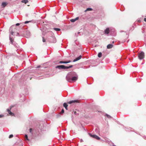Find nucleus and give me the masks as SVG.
Segmentation results:
<instances>
[{
	"mask_svg": "<svg viewBox=\"0 0 146 146\" xmlns=\"http://www.w3.org/2000/svg\"><path fill=\"white\" fill-rule=\"evenodd\" d=\"M73 66L71 65L69 66H65L63 65H58L56 67V68H58L59 69H65L72 68Z\"/></svg>",
	"mask_w": 146,
	"mask_h": 146,
	"instance_id": "1",
	"label": "nucleus"
},
{
	"mask_svg": "<svg viewBox=\"0 0 146 146\" xmlns=\"http://www.w3.org/2000/svg\"><path fill=\"white\" fill-rule=\"evenodd\" d=\"M78 79V77L77 76L73 77L71 78H70L68 76H67L66 77V79L67 81L70 82H71L72 81H76Z\"/></svg>",
	"mask_w": 146,
	"mask_h": 146,
	"instance_id": "2",
	"label": "nucleus"
},
{
	"mask_svg": "<svg viewBox=\"0 0 146 146\" xmlns=\"http://www.w3.org/2000/svg\"><path fill=\"white\" fill-rule=\"evenodd\" d=\"M145 56L144 53L143 52H141V53H139L138 54V57L140 60L143 59Z\"/></svg>",
	"mask_w": 146,
	"mask_h": 146,
	"instance_id": "3",
	"label": "nucleus"
},
{
	"mask_svg": "<svg viewBox=\"0 0 146 146\" xmlns=\"http://www.w3.org/2000/svg\"><path fill=\"white\" fill-rule=\"evenodd\" d=\"M88 134L89 135L92 137L94 138L95 139H97V140H99L100 139V138L98 137V136L96 135H92L90 133H88Z\"/></svg>",
	"mask_w": 146,
	"mask_h": 146,
	"instance_id": "4",
	"label": "nucleus"
},
{
	"mask_svg": "<svg viewBox=\"0 0 146 146\" xmlns=\"http://www.w3.org/2000/svg\"><path fill=\"white\" fill-rule=\"evenodd\" d=\"M15 29V28L14 27V26H12L9 29V31L11 34V35H13L14 32L13 31V29Z\"/></svg>",
	"mask_w": 146,
	"mask_h": 146,
	"instance_id": "5",
	"label": "nucleus"
},
{
	"mask_svg": "<svg viewBox=\"0 0 146 146\" xmlns=\"http://www.w3.org/2000/svg\"><path fill=\"white\" fill-rule=\"evenodd\" d=\"M11 108H10V109H7V112H8L9 114L10 115H11V116H13L14 115V114L13 113H12L11 111Z\"/></svg>",
	"mask_w": 146,
	"mask_h": 146,
	"instance_id": "6",
	"label": "nucleus"
},
{
	"mask_svg": "<svg viewBox=\"0 0 146 146\" xmlns=\"http://www.w3.org/2000/svg\"><path fill=\"white\" fill-rule=\"evenodd\" d=\"M11 108H10V109H7V112H8L9 114L10 115H11V116H13L14 115V114L13 113H12L11 111Z\"/></svg>",
	"mask_w": 146,
	"mask_h": 146,
	"instance_id": "7",
	"label": "nucleus"
},
{
	"mask_svg": "<svg viewBox=\"0 0 146 146\" xmlns=\"http://www.w3.org/2000/svg\"><path fill=\"white\" fill-rule=\"evenodd\" d=\"M79 101L78 100H72L68 102V104H71L72 103H78Z\"/></svg>",
	"mask_w": 146,
	"mask_h": 146,
	"instance_id": "8",
	"label": "nucleus"
},
{
	"mask_svg": "<svg viewBox=\"0 0 146 146\" xmlns=\"http://www.w3.org/2000/svg\"><path fill=\"white\" fill-rule=\"evenodd\" d=\"M81 57L82 56L81 55H80V56H79V57L74 59L73 60V62H75L79 60L81 58Z\"/></svg>",
	"mask_w": 146,
	"mask_h": 146,
	"instance_id": "9",
	"label": "nucleus"
},
{
	"mask_svg": "<svg viewBox=\"0 0 146 146\" xmlns=\"http://www.w3.org/2000/svg\"><path fill=\"white\" fill-rule=\"evenodd\" d=\"M110 32V30L109 28H107L104 31V33L106 34H108Z\"/></svg>",
	"mask_w": 146,
	"mask_h": 146,
	"instance_id": "10",
	"label": "nucleus"
},
{
	"mask_svg": "<svg viewBox=\"0 0 146 146\" xmlns=\"http://www.w3.org/2000/svg\"><path fill=\"white\" fill-rule=\"evenodd\" d=\"M78 19L79 18L78 17H77L75 19H71L70 20V21L72 22H75L76 21L78 20Z\"/></svg>",
	"mask_w": 146,
	"mask_h": 146,
	"instance_id": "11",
	"label": "nucleus"
},
{
	"mask_svg": "<svg viewBox=\"0 0 146 146\" xmlns=\"http://www.w3.org/2000/svg\"><path fill=\"white\" fill-rule=\"evenodd\" d=\"M71 62V61L69 60L68 61H66V62H63V61H60V62H59V63H65V64H66V63H70Z\"/></svg>",
	"mask_w": 146,
	"mask_h": 146,
	"instance_id": "12",
	"label": "nucleus"
},
{
	"mask_svg": "<svg viewBox=\"0 0 146 146\" xmlns=\"http://www.w3.org/2000/svg\"><path fill=\"white\" fill-rule=\"evenodd\" d=\"M7 4V3L3 2L2 3L1 6L3 7H5Z\"/></svg>",
	"mask_w": 146,
	"mask_h": 146,
	"instance_id": "13",
	"label": "nucleus"
},
{
	"mask_svg": "<svg viewBox=\"0 0 146 146\" xmlns=\"http://www.w3.org/2000/svg\"><path fill=\"white\" fill-rule=\"evenodd\" d=\"M113 47V45L111 44H109L107 46V48L108 49L111 48Z\"/></svg>",
	"mask_w": 146,
	"mask_h": 146,
	"instance_id": "14",
	"label": "nucleus"
},
{
	"mask_svg": "<svg viewBox=\"0 0 146 146\" xmlns=\"http://www.w3.org/2000/svg\"><path fill=\"white\" fill-rule=\"evenodd\" d=\"M63 106L65 108L66 110H68L67 107L68 105L66 103H64Z\"/></svg>",
	"mask_w": 146,
	"mask_h": 146,
	"instance_id": "15",
	"label": "nucleus"
},
{
	"mask_svg": "<svg viewBox=\"0 0 146 146\" xmlns=\"http://www.w3.org/2000/svg\"><path fill=\"white\" fill-rule=\"evenodd\" d=\"M22 2L25 3V4L27 3L28 2V0H23L22 1Z\"/></svg>",
	"mask_w": 146,
	"mask_h": 146,
	"instance_id": "16",
	"label": "nucleus"
},
{
	"mask_svg": "<svg viewBox=\"0 0 146 146\" xmlns=\"http://www.w3.org/2000/svg\"><path fill=\"white\" fill-rule=\"evenodd\" d=\"M53 29L56 31H60V29L59 28H54Z\"/></svg>",
	"mask_w": 146,
	"mask_h": 146,
	"instance_id": "17",
	"label": "nucleus"
},
{
	"mask_svg": "<svg viewBox=\"0 0 146 146\" xmlns=\"http://www.w3.org/2000/svg\"><path fill=\"white\" fill-rule=\"evenodd\" d=\"M92 9L91 8H88L85 11L86 12L88 11H92Z\"/></svg>",
	"mask_w": 146,
	"mask_h": 146,
	"instance_id": "18",
	"label": "nucleus"
},
{
	"mask_svg": "<svg viewBox=\"0 0 146 146\" xmlns=\"http://www.w3.org/2000/svg\"><path fill=\"white\" fill-rule=\"evenodd\" d=\"M102 54L101 52H99L98 54V56L100 58L102 57Z\"/></svg>",
	"mask_w": 146,
	"mask_h": 146,
	"instance_id": "19",
	"label": "nucleus"
},
{
	"mask_svg": "<svg viewBox=\"0 0 146 146\" xmlns=\"http://www.w3.org/2000/svg\"><path fill=\"white\" fill-rule=\"evenodd\" d=\"M52 38L53 39V41H51V42H52V43H55L56 42V40L54 38Z\"/></svg>",
	"mask_w": 146,
	"mask_h": 146,
	"instance_id": "20",
	"label": "nucleus"
},
{
	"mask_svg": "<svg viewBox=\"0 0 146 146\" xmlns=\"http://www.w3.org/2000/svg\"><path fill=\"white\" fill-rule=\"evenodd\" d=\"M25 137L26 139L27 140L29 141V139L27 135H25Z\"/></svg>",
	"mask_w": 146,
	"mask_h": 146,
	"instance_id": "21",
	"label": "nucleus"
},
{
	"mask_svg": "<svg viewBox=\"0 0 146 146\" xmlns=\"http://www.w3.org/2000/svg\"><path fill=\"white\" fill-rule=\"evenodd\" d=\"M9 39H10L11 42L12 43L13 42V39L10 37V38H9Z\"/></svg>",
	"mask_w": 146,
	"mask_h": 146,
	"instance_id": "22",
	"label": "nucleus"
},
{
	"mask_svg": "<svg viewBox=\"0 0 146 146\" xmlns=\"http://www.w3.org/2000/svg\"><path fill=\"white\" fill-rule=\"evenodd\" d=\"M106 115L107 116V117L109 118H111V117L109 115H108L107 114H106Z\"/></svg>",
	"mask_w": 146,
	"mask_h": 146,
	"instance_id": "23",
	"label": "nucleus"
},
{
	"mask_svg": "<svg viewBox=\"0 0 146 146\" xmlns=\"http://www.w3.org/2000/svg\"><path fill=\"white\" fill-rule=\"evenodd\" d=\"M31 21H26L25 22V24H27V23H28L29 22H31Z\"/></svg>",
	"mask_w": 146,
	"mask_h": 146,
	"instance_id": "24",
	"label": "nucleus"
},
{
	"mask_svg": "<svg viewBox=\"0 0 146 146\" xmlns=\"http://www.w3.org/2000/svg\"><path fill=\"white\" fill-rule=\"evenodd\" d=\"M42 41L43 42H46V40L44 39V37H42Z\"/></svg>",
	"mask_w": 146,
	"mask_h": 146,
	"instance_id": "25",
	"label": "nucleus"
},
{
	"mask_svg": "<svg viewBox=\"0 0 146 146\" xmlns=\"http://www.w3.org/2000/svg\"><path fill=\"white\" fill-rule=\"evenodd\" d=\"M13 137V135H10L9 137V138H11Z\"/></svg>",
	"mask_w": 146,
	"mask_h": 146,
	"instance_id": "26",
	"label": "nucleus"
},
{
	"mask_svg": "<svg viewBox=\"0 0 146 146\" xmlns=\"http://www.w3.org/2000/svg\"><path fill=\"white\" fill-rule=\"evenodd\" d=\"M64 110L63 109L62 110L61 112H60V113L61 114L63 113H64Z\"/></svg>",
	"mask_w": 146,
	"mask_h": 146,
	"instance_id": "27",
	"label": "nucleus"
},
{
	"mask_svg": "<svg viewBox=\"0 0 146 146\" xmlns=\"http://www.w3.org/2000/svg\"><path fill=\"white\" fill-rule=\"evenodd\" d=\"M30 132V133H32V129L31 128H30L29 129Z\"/></svg>",
	"mask_w": 146,
	"mask_h": 146,
	"instance_id": "28",
	"label": "nucleus"
},
{
	"mask_svg": "<svg viewBox=\"0 0 146 146\" xmlns=\"http://www.w3.org/2000/svg\"><path fill=\"white\" fill-rule=\"evenodd\" d=\"M4 115H0V118H2L3 117Z\"/></svg>",
	"mask_w": 146,
	"mask_h": 146,
	"instance_id": "29",
	"label": "nucleus"
},
{
	"mask_svg": "<svg viewBox=\"0 0 146 146\" xmlns=\"http://www.w3.org/2000/svg\"><path fill=\"white\" fill-rule=\"evenodd\" d=\"M20 25V24L19 23H17L16 25V26H18V25Z\"/></svg>",
	"mask_w": 146,
	"mask_h": 146,
	"instance_id": "30",
	"label": "nucleus"
},
{
	"mask_svg": "<svg viewBox=\"0 0 146 146\" xmlns=\"http://www.w3.org/2000/svg\"><path fill=\"white\" fill-rule=\"evenodd\" d=\"M144 21L146 22V18H145L144 19Z\"/></svg>",
	"mask_w": 146,
	"mask_h": 146,
	"instance_id": "31",
	"label": "nucleus"
},
{
	"mask_svg": "<svg viewBox=\"0 0 146 146\" xmlns=\"http://www.w3.org/2000/svg\"><path fill=\"white\" fill-rule=\"evenodd\" d=\"M76 113H77V112L76 111H75L74 112V113L75 114H76Z\"/></svg>",
	"mask_w": 146,
	"mask_h": 146,
	"instance_id": "32",
	"label": "nucleus"
},
{
	"mask_svg": "<svg viewBox=\"0 0 146 146\" xmlns=\"http://www.w3.org/2000/svg\"><path fill=\"white\" fill-rule=\"evenodd\" d=\"M81 142H82L83 141V140L82 139H80Z\"/></svg>",
	"mask_w": 146,
	"mask_h": 146,
	"instance_id": "33",
	"label": "nucleus"
},
{
	"mask_svg": "<svg viewBox=\"0 0 146 146\" xmlns=\"http://www.w3.org/2000/svg\"><path fill=\"white\" fill-rule=\"evenodd\" d=\"M40 66H38L37 67V68H38L40 67Z\"/></svg>",
	"mask_w": 146,
	"mask_h": 146,
	"instance_id": "34",
	"label": "nucleus"
},
{
	"mask_svg": "<svg viewBox=\"0 0 146 146\" xmlns=\"http://www.w3.org/2000/svg\"><path fill=\"white\" fill-rule=\"evenodd\" d=\"M113 146H116L115 145H114L113 144Z\"/></svg>",
	"mask_w": 146,
	"mask_h": 146,
	"instance_id": "35",
	"label": "nucleus"
},
{
	"mask_svg": "<svg viewBox=\"0 0 146 146\" xmlns=\"http://www.w3.org/2000/svg\"><path fill=\"white\" fill-rule=\"evenodd\" d=\"M113 43H114V42L113 41Z\"/></svg>",
	"mask_w": 146,
	"mask_h": 146,
	"instance_id": "36",
	"label": "nucleus"
}]
</instances>
